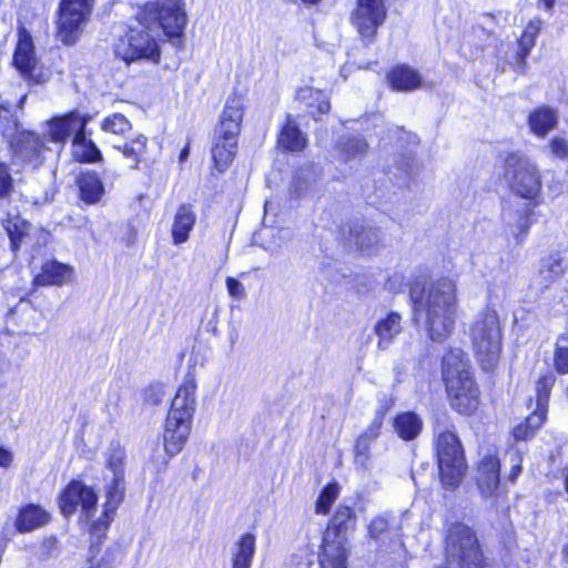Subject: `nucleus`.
I'll use <instances>...</instances> for the list:
<instances>
[{
	"label": "nucleus",
	"mask_w": 568,
	"mask_h": 568,
	"mask_svg": "<svg viewBox=\"0 0 568 568\" xmlns=\"http://www.w3.org/2000/svg\"><path fill=\"white\" fill-rule=\"evenodd\" d=\"M142 29H130L126 42L116 47L115 53L128 64L136 60L160 61L159 45L151 34L153 29H162L168 37H179L185 24L186 13L183 0H156L148 2L142 13Z\"/></svg>",
	"instance_id": "nucleus-1"
},
{
	"label": "nucleus",
	"mask_w": 568,
	"mask_h": 568,
	"mask_svg": "<svg viewBox=\"0 0 568 568\" xmlns=\"http://www.w3.org/2000/svg\"><path fill=\"white\" fill-rule=\"evenodd\" d=\"M414 313L422 321L427 336L443 343L454 332L457 313V285L449 277H442L425 286L415 283L409 291Z\"/></svg>",
	"instance_id": "nucleus-2"
},
{
	"label": "nucleus",
	"mask_w": 568,
	"mask_h": 568,
	"mask_svg": "<svg viewBox=\"0 0 568 568\" xmlns=\"http://www.w3.org/2000/svg\"><path fill=\"white\" fill-rule=\"evenodd\" d=\"M195 377L187 374L172 399L164 429V448L172 457L179 454L186 443L196 406Z\"/></svg>",
	"instance_id": "nucleus-3"
},
{
	"label": "nucleus",
	"mask_w": 568,
	"mask_h": 568,
	"mask_svg": "<svg viewBox=\"0 0 568 568\" xmlns=\"http://www.w3.org/2000/svg\"><path fill=\"white\" fill-rule=\"evenodd\" d=\"M443 377L450 406L459 414L471 415L478 407L479 392L462 349H450L444 356Z\"/></svg>",
	"instance_id": "nucleus-4"
},
{
	"label": "nucleus",
	"mask_w": 568,
	"mask_h": 568,
	"mask_svg": "<svg viewBox=\"0 0 568 568\" xmlns=\"http://www.w3.org/2000/svg\"><path fill=\"white\" fill-rule=\"evenodd\" d=\"M104 470L102 474V490L104 496L103 517L92 525L94 530L106 528L113 515L123 503L126 490L125 462L126 453L120 444H111L104 453Z\"/></svg>",
	"instance_id": "nucleus-5"
},
{
	"label": "nucleus",
	"mask_w": 568,
	"mask_h": 568,
	"mask_svg": "<svg viewBox=\"0 0 568 568\" xmlns=\"http://www.w3.org/2000/svg\"><path fill=\"white\" fill-rule=\"evenodd\" d=\"M242 120V100L237 97L229 98L215 128L212 146V158L220 172H224L234 160Z\"/></svg>",
	"instance_id": "nucleus-6"
},
{
	"label": "nucleus",
	"mask_w": 568,
	"mask_h": 568,
	"mask_svg": "<svg viewBox=\"0 0 568 568\" xmlns=\"http://www.w3.org/2000/svg\"><path fill=\"white\" fill-rule=\"evenodd\" d=\"M470 338L483 369H494L501 353V326L496 310L487 306L475 317L470 327Z\"/></svg>",
	"instance_id": "nucleus-7"
},
{
	"label": "nucleus",
	"mask_w": 568,
	"mask_h": 568,
	"mask_svg": "<svg viewBox=\"0 0 568 568\" xmlns=\"http://www.w3.org/2000/svg\"><path fill=\"white\" fill-rule=\"evenodd\" d=\"M435 436L442 483L446 488L455 489L462 483L467 469L463 446L454 430L439 425L435 428Z\"/></svg>",
	"instance_id": "nucleus-8"
},
{
	"label": "nucleus",
	"mask_w": 568,
	"mask_h": 568,
	"mask_svg": "<svg viewBox=\"0 0 568 568\" xmlns=\"http://www.w3.org/2000/svg\"><path fill=\"white\" fill-rule=\"evenodd\" d=\"M501 178L517 196L536 201L541 193V175L538 166L527 156L508 153L503 161Z\"/></svg>",
	"instance_id": "nucleus-9"
},
{
	"label": "nucleus",
	"mask_w": 568,
	"mask_h": 568,
	"mask_svg": "<svg viewBox=\"0 0 568 568\" xmlns=\"http://www.w3.org/2000/svg\"><path fill=\"white\" fill-rule=\"evenodd\" d=\"M447 564L457 568H483V554L476 532L463 523H453L446 535Z\"/></svg>",
	"instance_id": "nucleus-10"
},
{
	"label": "nucleus",
	"mask_w": 568,
	"mask_h": 568,
	"mask_svg": "<svg viewBox=\"0 0 568 568\" xmlns=\"http://www.w3.org/2000/svg\"><path fill=\"white\" fill-rule=\"evenodd\" d=\"M94 0H61L58 16V38L64 44L78 40L89 20Z\"/></svg>",
	"instance_id": "nucleus-11"
},
{
	"label": "nucleus",
	"mask_w": 568,
	"mask_h": 568,
	"mask_svg": "<svg viewBox=\"0 0 568 568\" xmlns=\"http://www.w3.org/2000/svg\"><path fill=\"white\" fill-rule=\"evenodd\" d=\"M79 507L82 515L91 519L97 513L98 495L91 486L81 480H72L60 496V508L64 516H70Z\"/></svg>",
	"instance_id": "nucleus-12"
},
{
	"label": "nucleus",
	"mask_w": 568,
	"mask_h": 568,
	"mask_svg": "<svg viewBox=\"0 0 568 568\" xmlns=\"http://www.w3.org/2000/svg\"><path fill=\"white\" fill-rule=\"evenodd\" d=\"M14 68L21 77L31 83L42 84L47 82L48 77L43 69L39 65L34 53L32 38L24 29L19 31V40L13 53Z\"/></svg>",
	"instance_id": "nucleus-13"
},
{
	"label": "nucleus",
	"mask_w": 568,
	"mask_h": 568,
	"mask_svg": "<svg viewBox=\"0 0 568 568\" xmlns=\"http://www.w3.org/2000/svg\"><path fill=\"white\" fill-rule=\"evenodd\" d=\"M386 19V8L383 0H358L352 14L353 24L359 34L372 41Z\"/></svg>",
	"instance_id": "nucleus-14"
},
{
	"label": "nucleus",
	"mask_w": 568,
	"mask_h": 568,
	"mask_svg": "<svg viewBox=\"0 0 568 568\" xmlns=\"http://www.w3.org/2000/svg\"><path fill=\"white\" fill-rule=\"evenodd\" d=\"M90 120L89 115H81L77 111L53 118L48 122V135L55 143H65L71 135L73 143L83 141V132Z\"/></svg>",
	"instance_id": "nucleus-15"
},
{
	"label": "nucleus",
	"mask_w": 568,
	"mask_h": 568,
	"mask_svg": "<svg viewBox=\"0 0 568 568\" xmlns=\"http://www.w3.org/2000/svg\"><path fill=\"white\" fill-rule=\"evenodd\" d=\"M11 149L14 160L33 168L42 164L43 154L48 150L43 138L29 131L19 132L11 141Z\"/></svg>",
	"instance_id": "nucleus-16"
},
{
	"label": "nucleus",
	"mask_w": 568,
	"mask_h": 568,
	"mask_svg": "<svg viewBox=\"0 0 568 568\" xmlns=\"http://www.w3.org/2000/svg\"><path fill=\"white\" fill-rule=\"evenodd\" d=\"M476 483L483 497L488 498L495 495L500 483V460L497 456L486 455L480 459Z\"/></svg>",
	"instance_id": "nucleus-17"
},
{
	"label": "nucleus",
	"mask_w": 568,
	"mask_h": 568,
	"mask_svg": "<svg viewBox=\"0 0 568 568\" xmlns=\"http://www.w3.org/2000/svg\"><path fill=\"white\" fill-rule=\"evenodd\" d=\"M357 517L353 508L348 506H338L335 510L329 526L324 534L323 540L328 536V541L342 540L345 547V534L353 530L356 526Z\"/></svg>",
	"instance_id": "nucleus-18"
},
{
	"label": "nucleus",
	"mask_w": 568,
	"mask_h": 568,
	"mask_svg": "<svg viewBox=\"0 0 568 568\" xmlns=\"http://www.w3.org/2000/svg\"><path fill=\"white\" fill-rule=\"evenodd\" d=\"M531 210L525 207L520 210L507 209L503 212V222L505 231L513 236L517 244L526 239L531 224Z\"/></svg>",
	"instance_id": "nucleus-19"
},
{
	"label": "nucleus",
	"mask_w": 568,
	"mask_h": 568,
	"mask_svg": "<svg viewBox=\"0 0 568 568\" xmlns=\"http://www.w3.org/2000/svg\"><path fill=\"white\" fill-rule=\"evenodd\" d=\"M402 316L396 312H389L379 318L374 325V333L377 336L378 349H387L395 337L402 333Z\"/></svg>",
	"instance_id": "nucleus-20"
},
{
	"label": "nucleus",
	"mask_w": 568,
	"mask_h": 568,
	"mask_svg": "<svg viewBox=\"0 0 568 568\" xmlns=\"http://www.w3.org/2000/svg\"><path fill=\"white\" fill-rule=\"evenodd\" d=\"M296 99L306 109L307 113L315 120L320 115L328 113L331 110V103L327 94L324 91L305 87L297 91Z\"/></svg>",
	"instance_id": "nucleus-21"
},
{
	"label": "nucleus",
	"mask_w": 568,
	"mask_h": 568,
	"mask_svg": "<svg viewBox=\"0 0 568 568\" xmlns=\"http://www.w3.org/2000/svg\"><path fill=\"white\" fill-rule=\"evenodd\" d=\"M72 274L73 268L70 265L58 261H48L42 265L41 272L34 278V283L40 286H60L68 283Z\"/></svg>",
	"instance_id": "nucleus-22"
},
{
	"label": "nucleus",
	"mask_w": 568,
	"mask_h": 568,
	"mask_svg": "<svg viewBox=\"0 0 568 568\" xmlns=\"http://www.w3.org/2000/svg\"><path fill=\"white\" fill-rule=\"evenodd\" d=\"M196 215L189 204L179 206L173 219L171 229L172 242L174 245L185 243L194 227Z\"/></svg>",
	"instance_id": "nucleus-23"
},
{
	"label": "nucleus",
	"mask_w": 568,
	"mask_h": 568,
	"mask_svg": "<svg viewBox=\"0 0 568 568\" xmlns=\"http://www.w3.org/2000/svg\"><path fill=\"white\" fill-rule=\"evenodd\" d=\"M344 236L349 246L361 251H369L381 242L379 230L366 224L349 226L347 235Z\"/></svg>",
	"instance_id": "nucleus-24"
},
{
	"label": "nucleus",
	"mask_w": 568,
	"mask_h": 568,
	"mask_svg": "<svg viewBox=\"0 0 568 568\" xmlns=\"http://www.w3.org/2000/svg\"><path fill=\"white\" fill-rule=\"evenodd\" d=\"M388 83L396 91L408 92L417 90L423 84L419 72L408 65H398L387 75Z\"/></svg>",
	"instance_id": "nucleus-25"
},
{
	"label": "nucleus",
	"mask_w": 568,
	"mask_h": 568,
	"mask_svg": "<svg viewBox=\"0 0 568 568\" xmlns=\"http://www.w3.org/2000/svg\"><path fill=\"white\" fill-rule=\"evenodd\" d=\"M50 518L49 513L42 507L30 504L20 510L16 520V527L20 532H29L45 526Z\"/></svg>",
	"instance_id": "nucleus-26"
},
{
	"label": "nucleus",
	"mask_w": 568,
	"mask_h": 568,
	"mask_svg": "<svg viewBox=\"0 0 568 568\" xmlns=\"http://www.w3.org/2000/svg\"><path fill=\"white\" fill-rule=\"evenodd\" d=\"M277 142L282 149L291 152L303 151L307 145L306 135L298 129L295 120L290 114L280 132Z\"/></svg>",
	"instance_id": "nucleus-27"
},
{
	"label": "nucleus",
	"mask_w": 568,
	"mask_h": 568,
	"mask_svg": "<svg viewBox=\"0 0 568 568\" xmlns=\"http://www.w3.org/2000/svg\"><path fill=\"white\" fill-rule=\"evenodd\" d=\"M566 268L564 257L559 253H552L540 261L537 280L542 288H547L564 275Z\"/></svg>",
	"instance_id": "nucleus-28"
},
{
	"label": "nucleus",
	"mask_w": 568,
	"mask_h": 568,
	"mask_svg": "<svg viewBox=\"0 0 568 568\" xmlns=\"http://www.w3.org/2000/svg\"><path fill=\"white\" fill-rule=\"evenodd\" d=\"M255 536L246 532L232 548V568H251L255 555Z\"/></svg>",
	"instance_id": "nucleus-29"
},
{
	"label": "nucleus",
	"mask_w": 568,
	"mask_h": 568,
	"mask_svg": "<svg viewBox=\"0 0 568 568\" xmlns=\"http://www.w3.org/2000/svg\"><path fill=\"white\" fill-rule=\"evenodd\" d=\"M558 122L556 110L550 106H540L530 113L528 124L530 130L538 136H545L554 130Z\"/></svg>",
	"instance_id": "nucleus-30"
},
{
	"label": "nucleus",
	"mask_w": 568,
	"mask_h": 568,
	"mask_svg": "<svg viewBox=\"0 0 568 568\" xmlns=\"http://www.w3.org/2000/svg\"><path fill=\"white\" fill-rule=\"evenodd\" d=\"M347 552L343 547L342 540L328 541V536L324 539L323 552L320 556L322 568H347Z\"/></svg>",
	"instance_id": "nucleus-31"
},
{
	"label": "nucleus",
	"mask_w": 568,
	"mask_h": 568,
	"mask_svg": "<svg viewBox=\"0 0 568 568\" xmlns=\"http://www.w3.org/2000/svg\"><path fill=\"white\" fill-rule=\"evenodd\" d=\"M146 136L138 134L130 141H126L123 144L113 145V148L122 153L123 158L128 160L131 169L138 170L146 153Z\"/></svg>",
	"instance_id": "nucleus-32"
},
{
	"label": "nucleus",
	"mask_w": 568,
	"mask_h": 568,
	"mask_svg": "<svg viewBox=\"0 0 568 568\" xmlns=\"http://www.w3.org/2000/svg\"><path fill=\"white\" fill-rule=\"evenodd\" d=\"M80 197L87 204L99 202L104 194L100 178L93 172L82 173L78 180Z\"/></svg>",
	"instance_id": "nucleus-33"
},
{
	"label": "nucleus",
	"mask_w": 568,
	"mask_h": 568,
	"mask_svg": "<svg viewBox=\"0 0 568 568\" xmlns=\"http://www.w3.org/2000/svg\"><path fill=\"white\" fill-rule=\"evenodd\" d=\"M422 427V419L413 412L398 414L394 419L395 432L405 440H410L417 437Z\"/></svg>",
	"instance_id": "nucleus-34"
},
{
	"label": "nucleus",
	"mask_w": 568,
	"mask_h": 568,
	"mask_svg": "<svg viewBox=\"0 0 568 568\" xmlns=\"http://www.w3.org/2000/svg\"><path fill=\"white\" fill-rule=\"evenodd\" d=\"M4 229L10 239L11 250L17 252L24 243V240L30 235L32 225L26 220L14 216L4 222Z\"/></svg>",
	"instance_id": "nucleus-35"
},
{
	"label": "nucleus",
	"mask_w": 568,
	"mask_h": 568,
	"mask_svg": "<svg viewBox=\"0 0 568 568\" xmlns=\"http://www.w3.org/2000/svg\"><path fill=\"white\" fill-rule=\"evenodd\" d=\"M542 21L540 19L531 20L525 28L518 41V59L520 64H525L526 58L535 47L536 39L541 30Z\"/></svg>",
	"instance_id": "nucleus-36"
},
{
	"label": "nucleus",
	"mask_w": 568,
	"mask_h": 568,
	"mask_svg": "<svg viewBox=\"0 0 568 568\" xmlns=\"http://www.w3.org/2000/svg\"><path fill=\"white\" fill-rule=\"evenodd\" d=\"M556 377L551 372L541 376L536 385V409L537 413H542L546 416L548 410V400L552 386L555 385Z\"/></svg>",
	"instance_id": "nucleus-37"
},
{
	"label": "nucleus",
	"mask_w": 568,
	"mask_h": 568,
	"mask_svg": "<svg viewBox=\"0 0 568 568\" xmlns=\"http://www.w3.org/2000/svg\"><path fill=\"white\" fill-rule=\"evenodd\" d=\"M367 143L361 136L342 138L337 144L341 158L344 161L353 160L357 156H363L367 151Z\"/></svg>",
	"instance_id": "nucleus-38"
},
{
	"label": "nucleus",
	"mask_w": 568,
	"mask_h": 568,
	"mask_svg": "<svg viewBox=\"0 0 568 568\" xmlns=\"http://www.w3.org/2000/svg\"><path fill=\"white\" fill-rule=\"evenodd\" d=\"M546 416L542 413L534 412L525 422L518 424L514 428V436L516 439L526 440L530 438L534 433L544 424Z\"/></svg>",
	"instance_id": "nucleus-39"
},
{
	"label": "nucleus",
	"mask_w": 568,
	"mask_h": 568,
	"mask_svg": "<svg viewBox=\"0 0 568 568\" xmlns=\"http://www.w3.org/2000/svg\"><path fill=\"white\" fill-rule=\"evenodd\" d=\"M101 129L114 135H125L132 130V125L123 114L113 113L102 121Z\"/></svg>",
	"instance_id": "nucleus-40"
},
{
	"label": "nucleus",
	"mask_w": 568,
	"mask_h": 568,
	"mask_svg": "<svg viewBox=\"0 0 568 568\" xmlns=\"http://www.w3.org/2000/svg\"><path fill=\"white\" fill-rule=\"evenodd\" d=\"M554 367L559 374H568V336L560 335L555 344Z\"/></svg>",
	"instance_id": "nucleus-41"
},
{
	"label": "nucleus",
	"mask_w": 568,
	"mask_h": 568,
	"mask_svg": "<svg viewBox=\"0 0 568 568\" xmlns=\"http://www.w3.org/2000/svg\"><path fill=\"white\" fill-rule=\"evenodd\" d=\"M78 158L81 162H97L102 160V153L92 141H87L85 132H83V141L74 142Z\"/></svg>",
	"instance_id": "nucleus-42"
},
{
	"label": "nucleus",
	"mask_w": 568,
	"mask_h": 568,
	"mask_svg": "<svg viewBox=\"0 0 568 568\" xmlns=\"http://www.w3.org/2000/svg\"><path fill=\"white\" fill-rule=\"evenodd\" d=\"M339 494V486L336 483L328 484L321 493L316 500V514H328L331 506L337 499Z\"/></svg>",
	"instance_id": "nucleus-43"
},
{
	"label": "nucleus",
	"mask_w": 568,
	"mask_h": 568,
	"mask_svg": "<svg viewBox=\"0 0 568 568\" xmlns=\"http://www.w3.org/2000/svg\"><path fill=\"white\" fill-rule=\"evenodd\" d=\"M373 440L366 436H358L354 447V462L362 469H368L371 466V445Z\"/></svg>",
	"instance_id": "nucleus-44"
},
{
	"label": "nucleus",
	"mask_w": 568,
	"mask_h": 568,
	"mask_svg": "<svg viewBox=\"0 0 568 568\" xmlns=\"http://www.w3.org/2000/svg\"><path fill=\"white\" fill-rule=\"evenodd\" d=\"M389 527L387 514L374 517L368 526V535L372 539L379 540Z\"/></svg>",
	"instance_id": "nucleus-45"
},
{
	"label": "nucleus",
	"mask_w": 568,
	"mask_h": 568,
	"mask_svg": "<svg viewBox=\"0 0 568 568\" xmlns=\"http://www.w3.org/2000/svg\"><path fill=\"white\" fill-rule=\"evenodd\" d=\"M17 128V122L14 121L9 109L0 106V134L9 138L11 136Z\"/></svg>",
	"instance_id": "nucleus-46"
},
{
	"label": "nucleus",
	"mask_w": 568,
	"mask_h": 568,
	"mask_svg": "<svg viewBox=\"0 0 568 568\" xmlns=\"http://www.w3.org/2000/svg\"><path fill=\"white\" fill-rule=\"evenodd\" d=\"M12 178L6 164H0V197H7L12 191Z\"/></svg>",
	"instance_id": "nucleus-47"
},
{
	"label": "nucleus",
	"mask_w": 568,
	"mask_h": 568,
	"mask_svg": "<svg viewBox=\"0 0 568 568\" xmlns=\"http://www.w3.org/2000/svg\"><path fill=\"white\" fill-rule=\"evenodd\" d=\"M384 413L377 410L374 419L369 424V426L365 429L362 436L368 437L371 440H375L379 436V432L383 425Z\"/></svg>",
	"instance_id": "nucleus-48"
},
{
	"label": "nucleus",
	"mask_w": 568,
	"mask_h": 568,
	"mask_svg": "<svg viewBox=\"0 0 568 568\" xmlns=\"http://www.w3.org/2000/svg\"><path fill=\"white\" fill-rule=\"evenodd\" d=\"M507 296V290L499 283H493L488 290V300L490 304L504 301Z\"/></svg>",
	"instance_id": "nucleus-49"
},
{
	"label": "nucleus",
	"mask_w": 568,
	"mask_h": 568,
	"mask_svg": "<svg viewBox=\"0 0 568 568\" xmlns=\"http://www.w3.org/2000/svg\"><path fill=\"white\" fill-rule=\"evenodd\" d=\"M550 149L555 156L559 159L568 158V143L561 138H554L550 142Z\"/></svg>",
	"instance_id": "nucleus-50"
},
{
	"label": "nucleus",
	"mask_w": 568,
	"mask_h": 568,
	"mask_svg": "<svg viewBox=\"0 0 568 568\" xmlns=\"http://www.w3.org/2000/svg\"><path fill=\"white\" fill-rule=\"evenodd\" d=\"M508 456H509V460L511 463V470H510V474H509V479L511 481H514L518 475L520 474L521 471V455L518 450H510L508 453Z\"/></svg>",
	"instance_id": "nucleus-51"
},
{
	"label": "nucleus",
	"mask_w": 568,
	"mask_h": 568,
	"mask_svg": "<svg viewBox=\"0 0 568 568\" xmlns=\"http://www.w3.org/2000/svg\"><path fill=\"white\" fill-rule=\"evenodd\" d=\"M226 286H227V291L231 296L239 298V300H243L245 297L244 285L236 278L227 277Z\"/></svg>",
	"instance_id": "nucleus-52"
},
{
	"label": "nucleus",
	"mask_w": 568,
	"mask_h": 568,
	"mask_svg": "<svg viewBox=\"0 0 568 568\" xmlns=\"http://www.w3.org/2000/svg\"><path fill=\"white\" fill-rule=\"evenodd\" d=\"M398 170L404 171L408 176L417 174V163L413 158H403L398 164Z\"/></svg>",
	"instance_id": "nucleus-53"
},
{
	"label": "nucleus",
	"mask_w": 568,
	"mask_h": 568,
	"mask_svg": "<svg viewBox=\"0 0 568 568\" xmlns=\"http://www.w3.org/2000/svg\"><path fill=\"white\" fill-rule=\"evenodd\" d=\"M12 462V454L10 450L0 447V467H8Z\"/></svg>",
	"instance_id": "nucleus-54"
},
{
	"label": "nucleus",
	"mask_w": 568,
	"mask_h": 568,
	"mask_svg": "<svg viewBox=\"0 0 568 568\" xmlns=\"http://www.w3.org/2000/svg\"><path fill=\"white\" fill-rule=\"evenodd\" d=\"M146 396H152V403L158 404L162 399V390L161 387H150L146 389Z\"/></svg>",
	"instance_id": "nucleus-55"
},
{
	"label": "nucleus",
	"mask_w": 568,
	"mask_h": 568,
	"mask_svg": "<svg viewBox=\"0 0 568 568\" xmlns=\"http://www.w3.org/2000/svg\"><path fill=\"white\" fill-rule=\"evenodd\" d=\"M546 10H551L555 6L556 0H539Z\"/></svg>",
	"instance_id": "nucleus-56"
},
{
	"label": "nucleus",
	"mask_w": 568,
	"mask_h": 568,
	"mask_svg": "<svg viewBox=\"0 0 568 568\" xmlns=\"http://www.w3.org/2000/svg\"><path fill=\"white\" fill-rule=\"evenodd\" d=\"M189 148H184L180 153V161H185L186 158L189 156Z\"/></svg>",
	"instance_id": "nucleus-57"
},
{
	"label": "nucleus",
	"mask_w": 568,
	"mask_h": 568,
	"mask_svg": "<svg viewBox=\"0 0 568 568\" xmlns=\"http://www.w3.org/2000/svg\"><path fill=\"white\" fill-rule=\"evenodd\" d=\"M304 3L306 4H316L317 2H320L321 0H302Z\"/></svg>",
	"instance_id": "nucleus-58"
},
{
	"label": "nucleus",
	"mask_w": 568,
	"mask_h": 568,
	"mask_svg": "<svg viewBox=\"0 0 568 568\" xmlns=\"http://www.w3.org/2000/svg\"><path fill=\"white\" fill-rule=\"evenodd\" d=\"M565 487H566V490L568 491V467H567V473L565 476Z\"/></svg>",
	"instance_id": "nucleus-59"
},
{
	"label": "nucleus",
	"mask_w": 568,
	"mask_h": 568,
	"mask_svg": "<svg viewBox=\"0 0 568 568\" xmlns=\"http://www.w3.org/2000/svg\"><path fill=\"white\" fill-rule=\"evenodd\" d=\"M564 555L566 558H568V545L564 548Z\"/></svg>",
	"instance_id": "nucleus-60"
}]
</instances>
